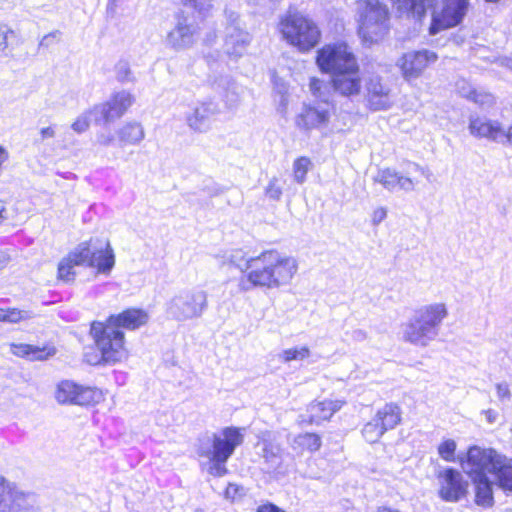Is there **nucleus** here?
Returning a JSON list of instances; mask_svg holds the SVG:
<instances>
[{
  "label": "nucleus",
  "instance_id": "f257e3e1",
  "mask_svg": "<svg viewBox=\"0 0 512 512\" xmlns=\"http://www.w3.org/2000/svg\"><path fill=\"white\" fill-rule=\"evenodd\" d=\"M463 471L469 475L476 487V503L485 507L493 504L492 484L505 491H512V460L494 449L472 446L462 461Z\"/></svg>",
  "mask_w": 512,
  "mask_h": 512
},
{
  "label": "nucleus",
  "instance_id": "f03ea898",
  "mask_svg": "<svg viewBox=\"0 0 512 512\" xmlns=\"http://www.w3.org/2000/svg\"><path fill=\"white\" fill-rule=\"evenodd\" d=\"M147 320L145 311L127 309L118 315H111L105 323L94 321L90 334L101 353V360L105 363H116L125 357L124 333L121 329L135 330Z\"/></svg>",
  "mask_w": 512,
  "mask_h": 512
},
{
  "label": "nucleus",
  "instance_id": "7ed1b4c3",
  "mask_svg": "<svg viewBox=\"0 0 512 512\" xmlns=\"http://www.w3.org/2000/svg\"><path fill=\"white\" fill-rule=\"evenodd\" d=\"M247 280L255 287L279 288L291 282L298 270L297 260L277 250L252 257Z\"/></svg>",
  "mask_w": 512,
  "mask_h": 512
},
{
  "label": "nucleus",
  "instance_id": "20e7f679",
  "mask_svg": "<svg viewBox=\"0 0 512 512\" xmlns=\"http://www.w3.org/2000/svg\"><path fill=\"white\" fill-rule=\"evenodd\" d=\"M245 428L225 427L219 432H206L198 438L197 453L212 462L211 469L222 476L226 473L225 463L235 449L244 441Z\"/></svg>",
  "mask_w": 512,
  "mask_h": 512
},
{
  "label": "nucleus",
  "instance_id": "39448f33",
  "mask_svg": "<svg viewBox=\"0 0 512 512\" xmlns=\"http://www.w3.org/2000/svg\"><path fill=\"white\" fill-rule=\"evenodd\" d=\"M447 315L448 310L444 303H433L421 307L403 324V340L416 346L426 347L438 336L442 321Z\"/></svg>",
  "mask_w": 512,
  "mask_h": 512
},
{
  "label": "nucleus",
  "instance_id": "423d86ee",
  "mask_svg": "<svg viewBox=\"0 0 512 512\" xmlns=\"http://www.w3.org/2000/svg\"><path fill=\"white\" fill-rule=\"evenodd\" d=\"M358 34L364 44L382 40L390 30L389 10L379 0L357 2Z\"/></svg>",
  "mask_w": 512,
  "mask_h": 512
},
{
  "label": "nucleus",
  "instance_id": "0eeeda50",
  "mask_svg": "<svg viewBox=\"0 0 512 512\" xmlns=\"http://www.w3.org/2000/svg\"><path fill=\"white\" fill-rule=\"evenodd\" d=\"M279 27L283 38L303 52L314 48L321 38L317 24L296 10L287 11L281 18Z\"/></svg>",
  "mask_w": 512,
  "mask_h": 512
},
{
  "label": "nucleus",
  "instance_id": "6e6552de",
  "mask_svg": "<svg viewBox=\"0 0 512 512\" xmlns=\"http://www.w3.org/2000/svg\"><path fill=\"white\" fill-rule=\"evenodd\" d=\"M207 308L208 295L201 289L182 290L166 304L167 314L177 321L200 318Z\"/></svg>",
  "mask_w": 512,
  "mask_h": 512
},
{
  "label": "nucleus",
  "instance_id": "1a4fd4ad",
  "mask_svg": "<svg viewBox=\"0 0 512 512\" xmlns=\"http://www.w3.org/2000/svg\"><path fill=\"white\" fill-rule=\"evenodd\" d=\"M316 63L321 72L331 77L358 64L352 49L345 42L326 44L317 51Z\"/></svg>",
  "mask_w": 512,
  "mask_h": 512
},
{
  "label": "nucleus",
  "instance_id": "9d476101",
  "mask_svg": "<svg viewBox=\"0 0 512 512\" xmlns=\"http://www.w3.org/2000/svg\"><path fill=\"white\" fill-rule=\"evenodd\" d=\"M224 18V50L229 57L237 59L246 52L252 36L244 28L237 12L226 8Z\"/></svg>",
  "mask_w": 512,
  "mask_h": 512
},
{
  "label": "nucleus",
  "instance_id": "9b49d317",
  "mask_svg": "<svg viewBox=\"0 0 512 512\" xmlns=\"http://www.w3.org/2000/svg\"><path fill=\"white\" fill-rule=\"evenodd\" d=\"M37 496L0 477V512H38Z\"/></svg>",
  "mask_w": 512,
  "mask_h": 512
},
{
  "label": "nucleus",
  "instance_id": "f8f14e48",
  "mask_svg": "<svg viewBox=\"0 0 512 512\" xmlns=\"http://www.w3.org/2000/svg\"><path fill=\"white\" fill-rule=\"evenodd\" d=\"M174 27L166 36V44L170 48L181 51L194 46L199 36V26L192 16L179 12L175 15Z\"/></svg>",
  "mask_w": 512,
  "mask_h": 512
},
{
  "label": "nucleus",
  "instance_id": "ddd939ff",
  "mask_svg": "<svg viewBox=\"0 0 512 512\" xmlns=\"http://www.w3.org/2000/svg\"><path fill=\"white\" fill-rule=\"evenodd\" d=\"M440 11L433 10L429 33L436 35L444 29L460 24L467 13L469 0H442Z\"/></svg>",
  "mask_w": 512,
  "mask_h": 512
},
{
  "label": "nucleus",
  "instance_id": "4468645a",
  "mask_svg": "<svg viewBox=\"0 0 512 512\" xmlns=\"http://www.w3.org/2000/svg\"><path fill=\"white\" fill-rule=\"evenodd\" d=\"M364 88L366 105L371 111L388 110L393 106L392 88L380 75H369L365 79Z\"/></svg>",
  "mask_w": 512,
  "mask_h": 512
},
{
  "label": "nucleus",
  "instance_id": "2eb2a0df",
  "mask_svg": "<svg viewBox=\"0 0 512 512\" xmlns=\"http://www.w3.org/2000/svg\"><path fill=\"white\" fill-rule=\"evenodd\" d=\"M132 103L133 96L123 90L115 93L107 102L94 106L90 114L96 124H108L120 118Z\"/></svg>",
  "mask_w": 512,
  "mask_h": 512
},
{
  "label": "nucleus",
  "instance_id": "dca6fc26",
  "mask_svg": "<svg viewBox=\"0 0 512 512\" xmlns=\"http://www.w3.org/2000/svg\"><path fill=\"white\" fill-rule=\"evenodd\" d=\"M439 480V496L447 502H458L467 494L468 482L454 468L440 469L436 473Z\"/></svg>",
  "mask_w": 512,
  "mask_h": 512
},
{
  "label": "nucleus",
  "instance_id": "f3484780",
  "mask_svg": "<svg viewBox=\"0 0 512 512\" xmlns=\"http://www.w3.org/2000/svg\"><path fill=\"white\" fill-rule=\"evenodd\" d=\"M220 112L219 104L213 99L199 101L186 114V123L194 132L206 133L211 129L212 121Z\"/></svg>",
  "mask_w": 512,
  "mask_h": 512
},
{
  "label": "nucleus",
  "instance_id": "a211bd4d",
  "mask_svg": "<svg viewBox=\"0 0 512 512\" xmlns=\"http://www.w3.org/2000/svg\"><path fill=\"white\" fill-rule=\"evenodd\" d=\"M331 117V105L324 100L314 104L304 105L296 118V124L300 129H321L328 125Z\"/></svg>",
  "mask_w": 512,
  "mask_h": 512
},
{
  "label": "nucleus",
  "instance_id": "6ab92c4d",
  "mask_svg": "<svg viewBox=\"0 0 512 512\" xmlns=\"http://www.w3.org/2000/svg\"><path fill=\"white\" fill-rule=\"evenodd\" d=\"M98 392L90 387L78 386L71 381L58 384L55 398L60 404L89 405L95 402Z\"/></svg>",
  "mask_w": 512,
  "mask_h": 512
},
{
  "label": "nucleus",
  "instance_id": "aec40b11",
  "mask_svg": "<svg viewBox=\"0 0 512 512\" xmlns=\"http://www.w3.org/2000/svg\"><path fill=\"white\" fill-rule=\"evenodd\" d=\"M331 77V86L335 93L344 97L360 95L362 79L359 64Z\"/></svg>",
  "mask_w": 512,
  "mask_h": 512
},
{
  "label": "nucleus",
  "instance_id": "412c9836",
  "mask_svg": "<svg viewBox=\"0 0 512 512\" xmlns=\"http://www.w3.org/2000/svg\"><path fill=\"white\" fill-rule=\"evenodd\" d=\"M436 60V53L429 50L406 53L401 60L403 75L407 79L417 78L430 63Z\"/></svg>",
  "mask_w": 512,
  "mask_h": 512
},
{
  "label": "nucleus",
  "instance_id": "4be33fe9",
  "mask_svg": "<svg viewBox=\"0 0 512 512\" xmlns=\"http://www.w3.org/2000/svg\"><path fill=\"white\" fill-rule=\"evenodd\" d=\"M468 130L476 138H485L490 141L503 143L504 130L498 121L471 115L469 117Z\"/></svg>",
  "mask_w": 512,
  "mask_h": 512
},
{
  "label": "nucleus",
  "instance_id": "5701e85b",
  "mask_svg": "<svg viewBox=\"0 0 512 512\" xmlns=\"http://www.w3.org/2000/svg\"><path fill=\"white\" fill-rule=\"evenodd\" d=\"M342 405L343 402L340 400L312 402L308 405L306 413L300 417L304 423L319 425L321 422L329 420L334 413L341 409Z\"/></svg>",
  "mask_w": 512,
  "mask_h": 512
},
{
  "label": "nucleus",
  "instance_id": "b1692460",
  "mask_svg": "<svg viewBox=\"0 0 512 512\" xmlns=\"http://www.w3.org/2000/svg\"><path fill=\"white\" fill-rule=\"evenodd\" d=\"M374 182L381 184L385 189L391 192L396 190L410 192L413 191L415 187V183L410 177L403 176L391 168L379 170L374 177Z\"/></svg>",
  "mask_w": 512,
  "mask_h": 512
},
{
  "label": "nucleus",
  "instance_id": "393cba45",
  "mask_svg": "<svg viewBox=\"0 0 512 512\" xmlns=\"http://www.w3.org/2000/svg\"><path fill=\"white\" fill-rule=\"evenodd\" d=\"M262 453L261 456L264 459L268 470L276 472L278 474H285L286 469L282 466V447L279 443L275 442L271 436L264 437L261 441Z\"/></svg>",
  "mask_w": 512,
  "mask_h": 512
},
{
  "label": "nucleus",
  "instance_id": "a878e982",
  "mask_svg": "<svg viewBox=\"0 0 512 512\" xmlns=\"http://www.w3.org/2000/svg\"><path fill=\"white\" fill-rule=\"evenodd\" d=\"M10 352L18 357L26 358L30 361H44L56 354V348L53 346H34L29 344L10 345Z\"/></svg>",
  "mask_w": 512,
  "mask_h": 512
},
{
  "label": "nucleus",
  "instance_id": "bb28decb",
  "mask_svg": "<svg viewBox=\"0 0 512 512\" xmlns=\"http://www.w3.org/2000/svg\"><path fill=\"white\" fill-rule=\"evenodd\" d=\"M393 7L400 15L413 17L418 21L426 15V9L433 5L434 0H391Z\"/></svg>",
  "mask_w": 512,
  "mask_h": 512
},
{
  "label": "nucleus",
  "instance_id": "cd10ccee",
  "mask_svg": "<svg viewBox=\"0 0 512 512\" xmlns=\"http://www.w3.org/2000/svg\"><path fill=\"white\" fill-rule=\"evenodd\" d=\"M375 418L380 423L384 432L393 429L401 421L400 407L394 403L386 404L383 408L377 411Z\"/></svg>",
  "mask_w": 512,
  "mask_h": 512
},
{
  "label": "nucleus",
  "instance_id": "c85d7f7f",
  "mask_svg": "<svg viewBox=\"0 0 512 512\" xmlns=\"http://www.w3.org/2000/svg\"><path fill=\"white\" fill-rule=\"evenodd\" d=\"M322 445V439L320 435L316 433H301L295 436L292 440L291 447L297 453L316 452Z\"/></svg>",
  "mask_w": 512,
  "mask_h": 512
},
{
  "label": "nucleus",
  "instance_id": "c756f323",
  "mask_svg": "<svg viewBox=\"0 0 512 512\" xmlns=\"http://www.w3.org/2000/svg\"><path fill=\"white\" fill-rule=\"evenodd\" d=\"M66 257H68L75 266H95V254L93 249H91V241L80 243Z\"/></svg>",
  "mask_w": 512,
  "mask_h": 512
},
{
  "label": "nucleus",
  "instance_id": "7c9ffc66",
  "mask_svg": "<svg viewBox=\"0 0 512 512\" xmlns=\"http://www.w3.org/2000/svg\"><path fill=\"white\" fill-rule=\"evenodd\" d=\"M95 254V266L99 273L109 274L115 265V255L113 249L107 241L105 248H93Z\"/></svg>",
  "mask_w": 512,
  "mask_h": 512
},
{
  "label": "nucleus",
  "instance_id": "2f4dec72",
  "mask_svg": "<svg viewBox=\"0 0 512 512\" xmlns=\"http://www.w3.org/2000/svg\"><path fill=\"white\" fill-rule=\"evenodd\" d=\"M144 135V129L139 123H128L119 131L120 140L129 144L139 143Z\"/></svg>",
  "mask_w": 512,
  "mask_h": 512
},
{
  "label": "nucleus",
  "instance_id": "473e14b6",
  "mask_svg": "<svg viewBox=\"0 0 512 512\" xmlns=\"http://www.w3.org/2000/svg\"><path fill=\"white\" fill-rule=\"evenodd\" d=\"M463 97L473 101L482 108H490L495 104L494 96L484 90L470 89L468 93H463Z\"/></svg>",
  "mask_w": 512,
  "mask_h": 512
},
{
  "label": "nucleus",
  "instance_id": "72a5a7b5",
  "mask_svg": "<svg viewBox=\"0 0 512 512\" xmlns=\"http://www.w3.org/2000/svg\"><path fill=\"white\" fill-rule=\"evenodd\" d=\"M226 261L239 268L241 271H250L251 258H247L245 252L242 250H233L225 256Z\"/></svg>",
  "mask_w": 512,
  "mask_h": 512
},
{
  "label": "nucleus",
  "instance_id": "f704fd0d",
  "mask_svg": "<svg viewBox=\"0 0 512 512\" xmlns=\"http://www.w3.org/2000/svg\"><path fill=\"white\" fill-rule=\"evenodd\" d=\"M385 432L381 428L380 423L374 417L371 421L366 423L362 429V435L369 443L377 442Z\"/></svg>",
  "mask_w": 512,
  "mask_h": 512
},
{
  "label": "nucleus",
  "instance_id": "c9c22d12",
  "mask_svg": "<svg viewBox=\"0 0 512 512\" xmlns=\"http://www.w3.org/2000/svg\"><path fill=\"white\" fill-rule=\"evenodd\" d=\"M311 161L307 157L297 158L293 163V176L297 183L302 184L306 180V175L310 169Z\"/></svg>",
  "mask_w": 512,
  "mask_h": 512
},
{
  "label": "nucleus",
  "instance_id": "e433bc0d",
  "mask_svg": "<svg viewBox=\"0 0 512 512\" xmlns=\"http://www.w3.org/2000/svg\"><path fill=\"white\" fill-rule=\"evenodd\" d=\"M309 356H310L309 348L306 346H303L300 348L295 347V348L286 349L280 354L279 357L283 362L287 363L292 360H303L305 358H308Z\"/></svg>",
  "mask_w": 512,
  "mask_h": 512
},
{
  "label": "nucleus",
  "instance_id": "4c0bfd02",
  "mask_svg": "<svg viewBox=\"0 0 512 512\" xmlns=\"http://www.w3.org/2000/svg\"><path fill=\"white\" fill-rule=\"evenodd\" d=\"M456 448L457 444L453 439H446L438 446V454L443 460L454 462Z\"/></svg>",
  "mask_w": 512,
  "mask_h": 512
},
{
  "label": "nucleus",
  "instance_id": "58836bf2",
  "mask_svg": "<svg viewBox=\"0 0 512 512\" xmlns=\"http://www.w3.org/2000/svg\"><path fill=\"white\" fill-rule=\"evenodd\" d=\"M115 74L116 79L121 83H130L135 79L130 69L129 63L124 60H120L115 65Z\"/></svg>",
  "mask_w": 512,
  "mask_h": 512
},
{
  "label": "nucleus",
  "instance_id": "ea45409f",
  "mask_svg": "<svg viewBox=\"0 0 512 512\" xmlns=\"http://www.w3.org/2000/svg\"><path fill=\"white\" fill-rule=\"evenodd\" d=\"M75 265L68 259L63 258L58 265V277L65 282H72L74 280L75 272L73 268Z\"/></svg>",
  "mask_w": 512,
  "mask_h": 512
},
{
  "label": "nucleus",
  "instance_id": "a19ab883",
  "mask_svg": "<svg viewBox=\"0 0 512 512\" xmlns=\"http://www.w3.org/2000/svg\"><path fill=\"white\" fill-rule=\"evenodd\" d=\"M30 318V315L27 311L18 310L16 308L3 310L0 321L9 322V323H18L21 320H25Z\"/></svg>",
  "mask_w": 512,
  "mask_h": 512
},
{
  "label": "nucleus",
  "instance_id": "79ce46f5",
  "mask_svg": "<svg viewBox=\"0 0 512 512\" xmlns=\"http://www.w3.org/2000/svg\"><path fill=\"white\" fill-rule=\"evenodd\" d=\"M14 36V31L7 26L0 27V56L9 55V40Z\"/></svg>",
  "mask_w": 512,
  "mask_h": 512
},
{
  "label": "nucleus",
  "instance_id": "37998d69",
  "mask_svg": "<svg viewBox=\"0 0 512 512\" xmlns=\"http://www.w3.org/2000/svg\"><path fill=\"white\" fill-rule=\"evenodd\" d=\"M278 182H279L278 179L276 177H273L272 179H270L268 186L265 189L266 195L270 199L275 200V201L280 200V198L282 196V188Z\"/></svg>",
  "mask_w": 512,
  "mask_h": 512
},
{
  "label": "nucleus",
  "instance_id": "c03bdc74",
  "mask_svg": "<svg viewBox=\"0 0 512 512\" xmlns=\"http://www.w3.org/2000/svg\"><path fill=\"white\" fill-rule=\"evenodd\" d=\"M90 111L80 115L71 125V128L77 133L85 132L90 125L89 120ZM91 116H93L91 114Z\"/></svg>",
  "mask_w": 512,
  "mask_h": 512
},
{
  "label": "nucleus",
  "instance_id": "a18cd8bd",
  "mask_svg": "<svg viewBox=\"0 0 512 512\" xmlns=\"http://www.w3.org/2000/svg\"><path fill=\"white\" fill-rule=\"evenodd\" d=\"M323 87H324V83L320 79L312 78L310 80L309 88H310L311 93L315 97H318V98H322L323 97V93L321 91V89Z\"/></svg>",
  "mask_w": 512,
  "mask_h": 512
},
{
  "label": "nucleus",
  "instance_id": "49530a36",
  "mask_svg": "<svg viewBox=\"0 0 512 512\" xmlns=\"http://www.w3.org/2000/svg\"><path fill=\"white\" fill-rule=\"evenodd\" d=\"M497 397L501 400H510L511 392L507 383H499L496 385Z\"/></svg>",
  "mask_w": 512,
  "mask_h": 512
},
{
  "label": "nucleus",
  "instance_id": "de8ad7c7",
  "mask_svg": "<svg viewBox=\"0 0 512 512\" xmlns=\"http://www.w3.org/2000/svg\"><path fill=\"white\" fill-rule=\"evenodd\" d=\"M387 217V209L384 207L377 208L372 215V224L379 225Z\"/></svg>",
  "mask_w": 512,
  "mask_h": 512
},
{
  "label": "nucleus",
  "instance_id": "09e8293b",
  "mask_svg": "<svg viewBox=\"0 0 512 512\" xmlns=\"http://www.w3.org/2000/svg\"><path fill=\"white\" fill-rule=\"evenodd\" d=\"M351 338L356 342H363L368 338V335L363 329H355L351 332Z\"/></svg>",
  "mask_w": 512,
  "mask_h": 512
},
{
  "label": "nucleus",
  "instance_id": "8fccbe9b",
  "mask_svg": "<svg viewBox=\"0 0 512 512\" xmlns=\"http://www.w3.org/2000/svg\"><path fill=\"white\" fill-rule=\"evenodd\" d=\"M60 35L59 31H55L45 35L40 41V47H49L53 39L57 38Z\"/></svg>",
  "mask_w": 512,
  "mask_h": 512
},
{
  "label": "nucleus",
  "instance_id": "3c124183",
  "mask_svg": "<svg viewBox=\"0 0 512 512\" xmlns=\"http://www.w3.org/2000/svg\"><path fill=\"white\" fill-rule=\"evenodd\" d=\"M256 512H285V511L272 503H268V504L259 506L257 508Z\"/></svg>",
  "mask_w": 512,
  "mask_h": 512
},
{
  "label": "nucleus",
  "instance_id": "603ef678",
  "mask_svg": "<svg viewBox=\"0 0 512 512\" xmlns=\"http://www.w3.org/2000/svg\"><path fill=\"white\" fill-rule=\"evenodd\" d=\"M216 39H217V33L215 30H212V31H209L206 33V35L203 39V42L207 46H212L216 42Z\"/></svg>",
  "mask_w": 512,
  "mask_h": 512
},
{
  "label": "nucleus",
  "instance_id": "864d4df0",
  "mask_svg": "<svg viewBox=\"0 0 512 512\" xmlns=\"http://www.w3.org/2000/svg\"><path fill=\"white\" fill-rule=\"evenodd\" d=\"M482 413L485 415L486 420L489 424L495 423L498 418V413L492 409L484 410L482 411Z\"/></svg>",
  "mask_w": 512,
  "mask_h": 512
},
{
  "label": "nucleus",
  "instance_id": "5fc2aeb1",
  "mask_svg": "<svg viewBox=\"0 0 512 512\" xmlns=\"http://www.w3.org/2000/svg\"><path fill=\"white\" fill-rule=\"evenodd\" d=\"M40 135L42 140L53 138L55 136V129L51 126L42 128L40 130Z\"/></svg>",
  "mask_w": 512,
  "mask_h": 512
},
{
  "label": "nucleus",
  "instance_id": "6e6d98bb",
  "mask_svg": "<svg viewBox=\"0 0 512 512\" xmlns=\"http://www.w3.org/2000/svg\"><path fill=\"white\" fill-rule=\"evenodd\" d=\"M113 141L112 135H101L98 137V142L102 145L108 146Z\"/></svg>",
  "mask_w": 512,
  "mask_h": 512
},
{
  "label": "nucleus",
  "instance_id": "4d7b16f0",
  "mask_svg": "<svg viewBox=\"0 0 512 512\" xmlns=\"http://www.w3.org/2000/svg\"><path fill=\"white\" fill-rule=\"evenodd\" d=\"M238 487L235 484H229L226 489V496L227 497H234V495L237 493Z\"/></svg>",
  "mask_w": 512,
  "mask_h": 512
},
{
  "label": "nucleus",
  "instance_id": "13d9d810",
  "mask_svg": "<svg viewBox=\"0 0 512 512\" xmlns=\"http://www.w3.org/2000/svg\"><path fill=\"white\" fill-rule=\"evenodd\" d=\"M505 141L512 144V125L509 127V129L506 132L504 131L503 143Z\"/></svg>",
  "mask_w": 512,
  "mask_h": 512
},
{
  "label": "nucleus",
  "instance_id": "bf43d9fd",
  "mask_svg": "<svg viewBox=\"0 0 512 512\" xmlns=\"http://www.w3.org/2000/svg\"><path fill=\"white\" fill-rule=\"evenodd\" d=\"M184 5H193L196 9L202 10V8L196 3L195 0H181Z\"/></svg>",
  "mask_w": 512,
  "mask_h": 512
},
{
  "label": "nucleus",
  "instance_id": "052dcab7",
  "mask_svg": "<svg viewBox=\"0 0 512 512\" xmlns=\"http://www.w3.org/2000/svg\"><path fill=\"white\" fill-rule=\"evenodd\" d=\"M459 93L463 96V93H468L470 89H473L472 87H466L465 83L463 82V86L458 85Z\"/></svg>",
  "mask_w": 512,
  "mask_h": 512
},
{
  "label": "nucleus",
  "instance_id": "680f3d73",
  "mask_svg": "<svg viewBox=\"0 0 512 512\" xmlns=\"http://www.w3.org/2000/svg\"><path fill=\"white\" fill-rule=\"evenodd\" d=\"M6 212V209L4 207V205L0 202V223L6 218L5 215H3V213Z\"/></svg>",
  "mask_w": 512,
  "mask_h": 512
},
{
  "label": "nucleus",
  "instance_id": "e2e57ef3",
  "mask_svg": "<svg viewBox=\"0 0 512 512\" xmlns=\"http://www.w3.org/2000/svg\"><path fill=\"white\" fill-rule=\"evenodd\" d=\"M377 512H400V511L395 510V509H391V508H388V507H379Z\"/></svg>",
  "mask_w": 512,
  "mask_h": 512
},
{
  "label": "nucleus",
  "instance_id": "0e129e2a",
  "mask_svg": "<svg viewBox=\"0 0 512 512\" xmlns=\"http://www.w3.org/2000/svg\"><path fill=\"white\" fill-rule=\"evenodd\" d=\"M9 258L5 254H0V264L5 265L8 262Z\"/></svg>",
  "mask_w": 512,
  "mask_h": 512
},
{
  "label": "nucleus",
  "instance_id": "69168bd1",
  "mask_svg": "<svg viewBox=\"0 0 512 512\" xmlns=\"http://www.w3.org/2000/svg\"><path fill=\"white\" fill-rule=\"evenodd\" d=\"M413 169H414L415 171H421V172H422V174H424V175H425L424 170H423V169H422L418 164L414 163V164H413Z\"/></svg>",
  "mask_w": 512,
  "mask_h": 512
},
{
  "label": "nucleus",
  "instance_id": "338daca9",
  "mask_svg": "<svg viewBox=\"0 0 512 512\" xmlns=\"http://www.w3.org/2000/svg\"><path fill=\"white\" fill-rule=\"evenodd\" d=\"M507 66L512 69V60L509 61V64H507Z\"/></svg>",
  "mask_w": 512,
  "mask_h": 512
},
{
  "label": "nucleus",
  "instance_id": "774afa93",
  "mask_svg": "<svg viewBox=\"0 0 512 512\" xmlns=\"http://www.w3.org/2000/svg\"><path fill=\"white\" fill-rule=\"evenodd\" d=\"M507 66L512 69V60L509 61V64H507Z\"/></svg>",
  "mask_w": 512,
  "mask_h": 512
}]
</instances>
